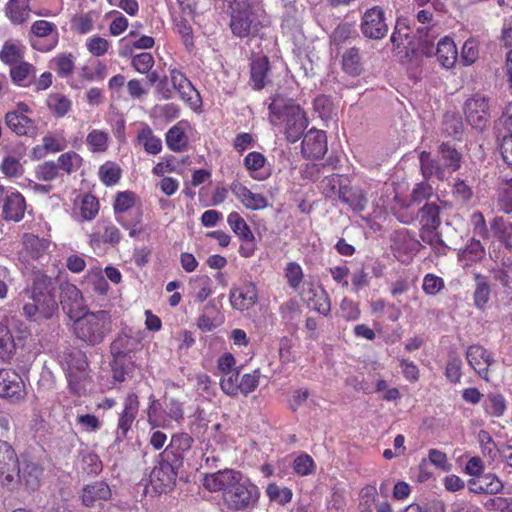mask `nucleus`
Instances as JSON below:
<instances>
[{"mask_svg": "<svg viewBox=\"0 0 512 512\" xmlns=\"http://www.w3.org/2000/svg\"><path fill=\"white\" fill-rule=\"evenodd\" d=\"M203 486L210 492H221L225 507L232 512L251 511L257 507L261 492L250 479L234 469L206 474Z\"/></svg>", "mask_w": 512, "mask_h": 512, "instance_id": "f257e3e1", "label": "nucleus"}, {"mask_svg": "<svg viewBox=\"0 0 512 512\" xmlns=\"http://www.w3.org/2000/svg\"><path fill=\"white\" fill-rule=\"evenodd\" d=\"M268 111L270 124L280 128L288 142L295 143L303 136L308 119L304 110L293 99L275 94L271 97Z\"/></svg>", "mask_w": 512, "mask_h": 512, "instance_id": "f03ea898", "label": "nucleus"}, {"mask_svg": "<svg viewBox=\"0 0 512 512\" xmlns=\"http://www.w3.org/2000/svg\"><path fill=\"white\" fill-rule=\"evenodd\" d=\"M28 300L23 305V315L30 321L51 319L58 311L55 285L51 277L36 275L29 287L25 289Z\"/></svg>", "mask_w": 512, "mask_h": 512, "instance_id": "7ed1b4c3", "label": "nucleus"}, {"mask_svg": "<svg viewBox=\"0 0 512 512\" xmlns=\"http://www.w3.org/2000/svg\"><path fill=\"white\" fill-rule=\"evenodd\" d=\"M112 317L109 311H88L74 319L76 337L87 345L102 343L112 331Z\"/></svg>", "mask_w": 512, "mask_h": 512, "instance_id": "20e7f679", "label": "nucleus"}, {"mask_svg": "<svg viewBox=\"0 0 512 512\" xmlns=\"http://www.w3.org/2000/svg\"><path fill=\"white\" fill-rule=\"evenodd\" d=\"M70 390L75 395H81L86 389V383L90 380L89 362L87 355L80 349H66L60 361Z\"/></svg>", "mask_w": 512, "mask_h": 512, "instance_id": "39448f33", "label": "nucleus"}, {"mask_svg": "<svg viewBox=\"0 0 512 512\" xmlns=\"http://www.w3.org/2000/svg\"><path fill=\"white\" fill-rule=\"evenodd\" d=\"M439 211L440 208L435 202L426 203L418 211L420 215L419 223L421 225L420 237L422 241L429 244L438 255H444L447 246L438 232V227L441 223Z\"/></svg>", "mask_w": 512, "mask_h": 512, "instance_id": "423d86ee", "label": "nucleus"}, {"mask_svg": "<svg viewBox=\"0 0 512 512\" xmlns=\"http://www.w3.org/2000/svg\"><path fill=\"white\" fill-rule=\"evenodd\" d=\"M431 30L432 29H429L424 33L423 30L418 29V51H421V53L427 57L435 55L438 62L444 68H452L458 56L456 45L453 40L445 37L438 42L434 52V39L436 35L429 37L428 32Z\"/></svg>", "mask_w": 512, "mask_h": 512, "instance_id": "0eeeda50", "label": "nucleus"}, {"mask_svg": "<svg viewBox=\"0 0 512 512\" xmlns=\"http://www.w3.org/2000/svg\"><path fill=\"white\" fill-rule=\"evenodd\" d=\"M324 195L332 197L337 193L339 200L346 204L354 212H362L368 203L364 191L359 187L343 185L340 177L333 175L323 180Z\"/></svg>", "mask_w": 512, "mask_h": 512, "instance_id": "6e6552de", "label": "nucleus"}, {"mask_svg": "<svg viewBox=\"0 0 512 512\" xmlns=\"http://www.w3.org/2000/svg\"><path fill=\"white\" fill-rule=\"evenodd\" d=\"M391 42L401 63H409L416 57V32L408 18H397Z\"/></svg>", "mask_w": 512, "mask_h": 512, "instance_id": "1a4fd4ad", "label": "nucleus"}, {"mask_svg": "<svg viewBox=\"0 0 512 512\" xmlns=\"http://www.w3.org/2000/svg\"><path fill=\"white\" fill-rule=\"evenodd\" d=\"M20 463L14 447L9 442L0 440V484L8 491H17Z\"/></svg>", "mask_w": 512, "mask_h": 512, "instance_id": "9d476101", "label": "nucleus"}, {"mask_svg": "<svg viewBox=\"0 0 512 512\" xmlns=\"http://www.w3.org/2000/svg\"><path fill=\"white\" fill-rule=\"evenodd\" d=\"M129 337L119 336L110 346L112 361L110 362L112 378L114 381L122 383L133 373V362L128 358L130 350L127 348Z\"/></svg>", "mask_w": 512, "mask_h": 512, "instance_id": "9b49d317", "label": "nucleus"}, {"mask_svg": "<svg viewBox=\"0 0 512 512\" xmlns=\"http://www.w3.org/2000/svg\"><path fill=\"white\" fill-rule=\"evenodd\" d=\"M29 41L31 47L37 51H52L59 43L57 25L47 20H36L30 27Z\"/></svg>", "mask_w": 512, "mask_h": 512, "instance_id": "f8f14e48", "label": "nucleus"}, {"mask_svg": "<svg viewBox=\"0 0 512 512\" xmlns=\"http://www.w3.org/2000/svg\"><path fill=\"white\" fill-rule=\"evenodd\" d=\"M31 108L25 102H18L15 109L4 115L6 127L17 136H33L36 132L35 121L29 116Z\"/></svg>", "mask_w": 512, "mask_h": 512, "instance_id": "ddd939ff", "label": "nucleus"}, {"mask_svg": "<svg viewBox=\"0 0 512 512\" xmlns=\"http://www.w3.org/2000/svg\"><path fill=\"white\" fill-rule=\"evenodd\" d=\"M88 238L90 246L94 249L105 245L114 248L120 244L123 234L110 219H100L96 222Z\"/></svg>", "mask_w": 512, "mask_h": 512, "instance_id": "4468645a", "label": "nucleus"}, {"mask_svg": "<svg viewBox=\"0 0 512 512\" xmlns=\"http://www.w3.org/2000/svg\"><path fill=\"white\" fill-rule=\"evenodd\" d=\"M170 81L173 88L178 92L179 97L193 111H201L202 98L186 75L177 68L169 69Z\"/></svg>", "mask_w": 512, "mask_h": 512, "instance_id": "2eb2a0df", "label": "nucleus"}, {"mask_svg": "<svg viewBox=\"0 0 512 512\" xmlns=\"http://www.w3.org/2000/svg\"><path fill=\"white\" fill-rule=\"evenodd\" d=\"M464 113L472 127L483 130L490 119L488 99L480 94L467 99L464 104Z\"/></svg>", "mask_w": 512, "mask_h": 512, "instance_id": "dca6fc26", "label": "nucleus"}, {"mask_svg": "<svg viewBox=\"0 0 512 512\" xmlns=\"http://www.w3.org/2000/svg\"><path fill=\"white\" fill-rule=\"evenodd\" d=\"M140 401L135 392H129L123 400V408L118 414L116 438L124 440L128 437L134 421L139 412Z\"/></svg>", "mask_w": 512, "mask_h": 512, "instance_id": "f3484780", "label": "nucleus"}, {"mask_svg": "<svg viewBox=\"0 0 512 512\" xmlns=\"http://www.w3.org/2000/svg\"><path fill=\"white\" fill-rule=\"evenodd\" d=\"M230 29L234 36L245 38L249 36L251 31H257L256 17L249 6L236 4L232 8Z\"/></svg>", "mask_w": 512, "mask_h": 512, "instance_id": "a211bd4d", "label": "nucleus"}, {"mask_svg": "<svg viewBox=\"0 0 512 512\" xmlns=\"http://www.w3.org/2000/svg\"><path fill=\"white\" fill-rule=\"evenodd\" d=\"M26 388L22 377L13 369L0 370V397L20 402L26 397Z\"/></svg>", "mask_w": 512, "mask_h": 512, "instance_id": "6ab92c4d", "label": "nucleus"}, {"mask_svg": "<svg viewBox=\"0 0 512 512\" xmlns=\"http://www.w3.org/2000/svg\"><path fill=\"white\" fill-rule=\"evenodd\" d=\"M60 304L62 309L71 319L78 317L83 311L85 304L82 292L75 285L63 281L59 285Z\"/></svg>", "mask_w": 512, "mask_h": 512, "instance_id": "aec40b11", "label": "nucleus"}, {"mask_svg": "<svg viewBox=\"0 0 512 512\" xmlns=\"http://www.w3.org/2000/svg\"><path fill=\"white\" fill-rule=\"evenodd\" d=\"M361 31L365 37L382 39L387 35L388 25L385 22L384 11L375 6L368 9L362 16Z\"/></svg>", "mask_w": 512, "mask_h": 512, "instance_id": "412c9836", "label": "nucleus"}, {"mask_svg": "<svg viewBox=\"0 0 512 512\" xmlns=\"http://www.w3.org/2000/svg\"><path fill=\"white\" fill-rule=\"evenodd\" d=\"M44 468L38 462L24 458L17 473V490L23 487L28 491H36L41 485Z\"/></svg>", "mask_w": 512, "mask_h": 512, "instance_id": "4be33fe9", "label": "nucleus"}, {"mask_svg": "<svg viewBox=\"0 0 512 512\" xmlns=\"http://www.w3.org/2000/svg\"><path fill=\"white\" fill-rule=\"evenodd\" d=\"M194 440L188 433L173 434L170 443L160 454L174 463V465L183 466L185 455L190 451Z\"/></svg>", "mask_w": 512, "mask_h": 512, "instance_id": "5701e85b", "label": "nucleus"}, {"mask_svg": "<svg viewBox=\"0 0 512 512\" xmlns=\"http://www.w3.org/2000/svg\"><path fill=\"white\" fill-rule=\"evenodd\" d=\"M230 190L248 210H263L269 206V200L264 194L252 192L246 185L238 180H234L230 184Z\"/></svg>", "mask_w": 512, "mask_h": 512, "instance_id": "b1692460", "label": "nucleus"}, {"mask_svg": "<svg viewBox=\"0 0 512 512\" xmlns=\"http://www.w3.org/2000/svg\"><path fill=\"white\" fill-rule=\"evenodd\" d=\"M301 151L306 158L320 159L327 152V137L324 131L310 129L303 137Z\"/></svg>", "mask_w": 512, "mask_h": 512, "instance_id": "393cba45", "label": "nucleus"}, {"mask_svg": "<svg viewBox=\"0 0 512 512\" xmlns=\"http://www.w3.org/2000/svg\"><path fill=\"white\" fill-rule=\"evenodd\" d=\"M470 367L484 380L488 381L489 366L494 362L491 354L481 345H471L466 351Z\"/></svg>", "mask_w": 512, "mask_h": 512, "instance_id": "a878e982", "label": "nucleus"}, {"mask_svg": "<svg viewBox=\"0 0 512 512\" xmlns=\"http://www.w3.org/2000/svg\"><path fill=\"white\" fill-rule=\"evenodd\" d=\"M180 468L179 465H174L169 459L160 457L158 466L152 471V481L159 483V489L161 491L170 490L175 485Z\"/></svg>", "mask_w": 512, "mask_h": 512, "instance_id": "bb28decb", "label": "nucleus"}, {"mask_svg": "<svg viewBox=\"0 0 512 512\" xmlns=\"http://www.w3.org/2000/svg\"><path fill=\"white\" fill-rule=\"evenodd\" d=\"M229 300L234 309L248 310L258 301V289L252 282L245 283L241 287L230 290Z\"/></svg>", "mask_w": 512, "mask_h": 512, "instance_id": "cd10ccee", "label": "nucleus"}, {"mask_svg": "<svg viewBox=\"0 0 512 512\" xmlns=\"http://www.w3.org/2000/svg\"><path fill=\"white\" fill-rule=\"evenodd\" d=\"M81 498L84 506L93 508L111 498V489L107 483L97 481L83 488Z\"/></svg>", "mask_w": 512, "mask_h": 512, "instance_id": "c85d7f7f", "label": "nucleus"}, {"mask_svg": "<svg viewBox=\"0 0 512 512\" xmlns=\"http://www.w3.org/2000/svg\"><path fill=\"white\" fill-rule=\"evenodd\" d=\"M2 214L7 221L19 222L23 219L26 210V201L20 192H12L3 196Z\"/></svg>", "mask_w": 512, "mask_h": 512, "instance_id": "c756f323", "label": "nucleus"}, {"mask_svg": "<svg viewBox=\"0 0 512 512\" xmlns=\"http://www.w3.org/2000/svg\"><path fill=\"white\" fill-rule=\"evenodd\" d=\"M468 488L475 494H497L502 491V481L492 473H485L468 481Z\"/></svg>", "mask_w": 512, "mask_h": 512, "instance_id": "7c9ffc66", "label": "nucleus"}, {"mask_svg": "<svg viewBox=\"0 0 512 512\" xmlns=\"http://www.w3.org/2000/svg\"><path fill=\"white\" fill-rule=\"evenodd\" d=\"M269 70L270 62L268 57L261 56L251 60L249 83L254 90H262L266 86Z\"/></svg>", "mask_w": 512, "mask_h": 512, "instance_id": "2f4dec72", "label": "nucleus"}, {"mask_svg": "<svg viewBox=\"0 0 512 512\" xmlns=\"http://www.w3.org/2000/svg\"><path fill=\"white\" fill-rule=\"evenodd\" d=\"M9 75L15 85L27 88L35 81L36 67L23 60L10 67Z\"/></svg>", "mask_w": 512, "mask_h": 512, "instance_id": "473e14b6", "label": "nucleus"}, {"mask_svg": "<svg viewBox=\"0 0 512 512\" xmlns=\"http://www.w3.org/2000/svg\"><path fill=\"white\" fill-rule=\"evenodd\" d=\"M25 53L26 46L20 40L8 39L0 49V61L11 67L23 61Z\"/></svg>", "mask_w": 512, "mask_h": 512, "instance_id": "72a5a7b5", "label": "nucleus"}, {"mask_svg": "<svg viewBox=\"0 0 512 512\" xmlns=\"http://www.w3.org/2000/svg\"><path fill=\"white\" fill-rule=\"evenodd\" d=\"M137 202V195L133 191H121L115 195L113 202V211L116 221L119 218L126 219L132 217L133 209Z\"/></svg>", "mask_w": 512, "mask_h": 512, "instance_id": "f704fd0d", "label": "nucleus"}, {"mask_svg": "<svg viewBox=\"0 0 512 512\" xmlns=\"http://www.w3.org/2000/svg\"><path fill=\"white\" fill-rule=\"evenodd\" d=\"M4 13L11 24H24L30 17L28 0H8L4 6Z\"/></svg>", "mask_w": 512, "mask_h": 512, "instance_id": "c9c22d12", "label": "nucleus"}, {"mask_svg": "<svg viewBox=\"0 0 512 512\" xmlns=\"http://www.w3.org/2000/svg\"><path fill=\"white\" fill-rule=\"evenodd\" d=\"M444 170L456 172L461 168L463 154L450 142L442 143L438 148Z\"/></svg>", "mask_w": 512, "mask_h": 512, "instance_id": "e433bc0d", "label": "nucleus"}, {"mask_svg": "<svg viewBox=\"0 0 512 512\" xmlns=\"http://www.w3.org/2000/svg\"><path fill=\"white\" fill-rule=\"evenodd\" d=\"M304 296L309 305H313V309L318 313L328 316L331 312V299L326 290L318 291L313 286L304 292Z\"/></svg>", "mask_w": 512, "mask_h": 512, "instance_id": "4c0bfd02", "label": "nucleus"}, {"mask_svg": "<svg viewBox=\"0 0 512 512\" xmlns=\"http://www.w3.org/2000/svg\"><path fill=\"white\" fill-rule=\"evenodd\" d=\"M495 237L509 251H512V222L503 217H495L490 223Z\"/></svg>", "mask_w": 512, "mask_h": 512, "instance_id": "58836bf2", "label": "nucleus"}, {"mask_svg": "<svg viewBox=\"0 0 512 512\" xmlns=\"http://www.w3.org/2000/svg\"><path fill=\"white\" fill-rule=\"evenodd\" d=\"M22 244L23 250L32 259H38L43 256L49 247L47 240L31 233L24 234Z\"/></svg>", "mask_w": 512, "mask_h": 512, "instance_id": "ea45409f", "label": "nucleus"}, {"mask_svg": "<svg viewBox=\"0 0 512 512\" xmlns=\"http://www.w3.org/2000/svg\"><path fill=\"white\" fill-rule=\"evenodd\" d=\"M266 157L257 151L249 152L243 159V165L255 180H264L269 174L262 175L259 171L265 166Z\"/></svg>", "mask_w": 512, "mask_h": 512, "instance_id": "a19ab883", "label": "nucleus"}, {"mask_svg": "<svg viewBox=\"0 0 512 512\" xmlns=\"http://www.w3.org/2000/svg\"><path fill=\"white\" fill-rule=\"evenodd\" d=\"M421 172L425 179L436 177L438 180L445 178V170L437 160L430 159V153L423 151L420 155Z\"/></svg>", "mask_w": 512, "mask_h": 512, "instance_id": "79ce46f5", "label": "nucleus"}, {"mask_svg": "<svg viewBox=\"0 0 512 512\" xmlns=\"http://www.w3.org/2000/svg\"><path fill=\"white\" fill-rule=\"evenodd\" d=\"M47 107L56 118H63L72 109V101L66 95L53 93L47 97Z\"/></svg>", "mask_w": 512, "mask_h": 512, "instance_id": "37998d69", "label": "nucleus"}, {"mask_svg": "<svg viewBox=\"0 0 512 512\" xmlns=\"http://www.w3.org/2000/svg\"><path fill=\"white\" fill-rule=\"evenodd\" d=\"M137 140L143 145L144 150L148 154L156 155L162 150L161 139L153 134L152 129L148 125H144L139 130Z\"/></svg>", "mask_w": 512, "mask_h": 512, "instance_id": "c03bdc74", "label": "nucleus"}, {"mask_svg": "<svg viewBox=\"0 0 512 512\" xmlns=\"http://www.w3.org/2000/svg\"><path fill=\"white\" fill-rule=\"evenodd\" d=\"M109 133L100 129L91 130L86 136V145L92 153H104L108 150Z\"/></svg>", "mask_w": 512, "mask_h": 512, "instance_id": "a18cd8bd", "label": "nucleus"}, {"mask_svg": "<svg viewBox=\"0 0 512 512\" xmlns=\"http://www.w3.org/2000/svg\"><path fill=\"white\" fill-rule=\"evenodd\" d=\"M98 177L105 186H114L122 177V169L116 162L106 161L99 167Z\"/></svg>", "mask_w": 512, "mask_h": 512, "instance_id": "49530a36", "label": "nucleus"}, {"mask_svg": "<svg viewBox=\"0 0 512 512\" xmlns=\"http://www.w3.org/2000/svg\"><path fill=\"white\" fill-rule=\"evenodd\" d=\"M166 143L170 150L181 152L188 147V138L184 130L177 124L171 127L166 133Z\"/></svg>", "mask_w": 512, "mask_h": 512, "instance_id": "de8ad7c7", "label": "nucleus"}, {"mask_svg": "<svg viewBox=\"0 0 512 512\" xmlns=\"http://www.w3.org/2000/svg\"><path fill=\"white\" fill-rule=\"evenodd\" d=\"M475 282L474 304L478 309L483 310L490 299V286L487 278L481 274H475Z\"/></svg>", "mask_w": 512, "mask_h": 512, "instance_id": "09e8293b", "label": "nucleus"}, {"mask_svg": "<svg viewBox=\"0 0 512 512\" xmlns=\"http://www.w3.org/2000/svg\"><path fill=\"white\" fill-rule=\"evenodd\" d=\"M343 70L353 76L359 75L362 71V62L358 48H350L342 57Z\"/></svg>", "mask_w": 512, "mask_h": 512, "instance_id": "8fccbe9b", "label": "nucleus"}, {"mask_svg": "<svg viewBox=\"0 0 512 512\" xmlns=\"http://www.w3.org/2000/svg\"><path fill=\"white\" fill-rule=\"evenodd\" d=\"M52 68L60 78L69 77L75 68L74 57L71 53L58 54L52 60Z\"/></svg>", "mask_w": 512, "mask_h": 512, "instance_id": "3c124183", "label": "nucleus"}, {"mask_svg": "<svg viewBox=\"0 0 512 512\" xmlns=\"http://www.w3.org/2000/svg\"><path fill=\"white\" fill-rule=\"evenodd\" d=\"M261 377L262 373L260 368H256L249 373H244L239 382V394L247 397L254 392L260 384Z\"/></svg>", "mask_w": 512, "mask_h": 512, "instance_id": "603ef678", "label": "nucleus"}, {"mask_svg": "<svg viewBox=\"0 0 512 512\" xmlns=\"http://www.w3.org/2000/svg\"><path fill=\"white\" fill-rule=\"evenodd\" d=\"M240 368L237 367L233 372L225 373L219 381L221 390L230 397L239 395Z\"/></svg>", "mask_w": 512, "mask_h": 512, "instance_id": "864d4df0", "label": "nucleus"}, {"mask_svg": "<svg viewBox=\"0 0 512 512\" xmlns=\"http://www.w3.org/2000/svg\"><path fill=\"white\" fill-rule=\"evenodd\" d=\"M70 23L72 31L81 35L87 34L92 31L94 27V12L89 11L75 14Z\"/></svg>", "mask_w": 512, "mask_h": 512, "instance_id": "5fc2aeb1", "label": "nucleus"}, {"mask_svg": "<svg viewBox=\"0 0 512 512\" xmlns=\"http://www.w3.org/2000/svg\"><path fill=\"white\" fill-rule=\"evenodd\" d=\"M266 495L272 502H277L281 506L290 503L293 498V492L288 487H280L276 483H270L266 487Z\"/></svg>", "mask_w": 512, "mask_h": 512, "instance_id": "6e6d98bb", "label": "nucleus"}, {"mask_svg": "<svg viewBox=\"0 0 512 512\" xmlns=\"http://www.w3.org/2000/svg\"><path fill=\"white\" fill-rule=\"evenodd\" d=\"M82 163L83 159L78 153L69 151L58 157L57 166L67 174H71L76 172L82 166Z\"/></svg>", "mask_w": 512, "mask_h": 512, "instance_id": "4d7b16f0", "label": "nucleus"}, {"mask_svg": "<svg viewBox=\"0 0 512 512\" xmlns=\"http://www.w3.org/2000/svg\"><path fill=\"white\" fill-rule=\"evenodd\" d=\"M103 469L102 461L93 452H86L81 455V470L88 476H96Z\"/></svg>", "mask_w": 512, "mask_h": 512, "instance_id": "13d9d810", "label": "nucleus"}, {"mask_svg": "<svg viewBox=\"0 0 512 512\" xmlns=\"http://www.w3.org/2000/svg\"><path fill=\"white\" fill-rule=\"evenodd\" d=\"M100 209L99 200L96 196L87 193L83 196L80 204V215L83 220H93Z\"/></svg>", "mask_w": 512, "mask_h": 512, "instance_id": "bf43d9fd", "label": "nucleus"}, {"mask_svg": "<svg viewBox=\"0 0 512 512\" xmlns=\"http://www.w3.org/2000/svg\"><path fill=\"white\" fill-rule=\"evenodd\" d=\"M227 223L239 240L253 234L247 222L238 212L233 211L229 213L227 216Z\"/></svg>", "mask_w": 512, "mask_h": 512, "instance_id": "052dcab7", "label": "nucleus"}, {"mask_svg": "<svg viewBox=\"0 0 512 512\" xmlns=\"http://www.w3.org/2000/svg\"><path fill=\"white\" fill-rule=\"evenodd\" d=\"M14 349V339L8 326L0 324V359H10L14 352Z\"/></svg>", "mask_w": 512, "mask_h": 512, "instance_id": "680f3d73", "label": "nucleus"}, {"mask_svg": "<svg viewBox=\"0 0 512 512\" xmlns=\"http://www.w3.org/2000/svg\"><path fill=\"white\" fill-rule=\"evenodd\" d=\"M292 468L295 474L299 476H308L315 472L316 464L309 454L302 453L294 459Z\"/></svg>", "mask_w": 512, "mask_h": 512, "instance_id": "e2e57ef3", "label": "nucleus"}, {"mask_svg": "<svg viewBox=\"0 0 512 512\" xmlns=\"http://www.w3.org/2000/svg\"><path fill=\"white\" fill-rule=\"evenodd\" d=\"M284 273L288 286L293 290H298L304 279L303 269L300 264L295 261L288 262Z\"/></svg>", "mask_w": 512, "mask_h": 512, "instance_id": "0e129e2a", "label": "nucleus"}, {"mask_svg": "<svg viewBox=\"0 0 512 512\" xmlns=\"http://www.w3.org/2000/svg\"><path fill=\"white\" fill-rule=\"evenodd\" d=\"M0 171L7 178H18L22 176L24 168L19 159H17L14 156L8 155L2 159V162L0 164Z\"/></svg>", "mask_w": 512, "mask_h": 512, "instance_id": "69168bd1", "label": "nucleus"}, {"mask_svg": "<svg viewBox=\"0 0 512 512\" xmlns=\"http://www.w3.org/2000/svg\"><path fill=\"white\" fill-rule=\"evenodd\" d=\"M377 488L375 485L368 484L361 488L359 492V508L361 512H371L372 506L376 500Z\"/></svg>", "mask_w": 512, "mask_h": 512, "instance_id": "338daca9", "label": "nucleus"}, {"mask_svg": "<svg viewBox=\"0 0 512 512\" xmlns=\"http://www.w3.org/2000/svg\"><path fill=\"white\" fill-rule=\"evenodd\" d=\"M485 250L479 240L471 239L467 246L459 253V258L466 261H477L483 258Z\"/></svg>", "mask_w": 512, "mask_h": 512, "instance_id": "774afa93", "label": "nucleus"}]
</instances>
